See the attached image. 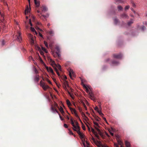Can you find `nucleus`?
Masks as SVG:
<instances>
[{
    "label": "nucleus",
    "mask_w": 147,
    "mask_h": 147,
    "mask_svg": "<svg viewBox=\"0 0 147 147\" xmlns=\"http://www.w3.org/2000/svg\"><path fill=\"white\" fill-rule=\"evenodd\" d=\"M93 123L96 126V127H95V129L96 130L98 131V134L100 135L101 136L102 135V134L100 131V130L98 128V127H99V126L98 125V123L95 121H94Z\"/></svg>",
    "instance_id": "7ed1b4c3"
},
{
    "label": "nucleus",
    "mask_w": 147,
    "mask_h": 147,
    "mask_svg": "<svg viewBox=\"0 0 147 147\" xmlns=\"http://www.w3.org/2000/svg\"><path fill=\"white\" fill-rule=\"evenodd\" d=\"M110 134L112 136H113L114 135V134L111 132L110 131Z\"/></svg>",
    "instance_id": "e2e57ef3"
},
{
    "label": "nucleus",
    "mask_w": 147,
    "mask_h": 147,
    "mask_svg": "<svg viewBox=\"0 0 147 147\" xmlns=\"http://www.w3.org/2000/svg\"><path fill=\"white\" fill-rule=\"evenodd\" d=\"M34 70L36 74H37L39 73L38 71L35 68H34Z\"/></svg>",
    "instance_id": "2f4dec72"
},
{
    "label": "nucleus",
    "mask_w": 147,
    "mask_h": 147,
    "mask_svg": "<svg viewBox=\"0 0 147 147\" xmlns=\"http://www.w3.org/2000/svg\"><path fill=\"white\" fill-rule=\"evenodd\" d=\"M114 58L117 59H120L122 57V55L121 54H114L113 55Z\"/></svg>",
    "instance_id": "6e6552de"
},
{
    "label": "nucleus",
    "mask_w": 147,
    "mask_h": 147,
    "mask_svg": "<svg viewBox=\"0 0 147 147\" xmlns=\"http://www.w3.org/2000/svg\"><path fill=\"white\" fill-rule=\"evenodd\" d=\"M81 104L83 105L86 110H87V108L84 102H81Z\"/></svg>",
    "instance_id": "4be33fe9"
},
{
    "label": "nucleus",
    "mask_w": 147,
    "mask_h": 147,
    "mask_svg": "<svg viewBox=\"0 0 147 147\" xmlns=\"http://www.w3.org/2000/svg\"><path fill=\"white\" fill-rule=\"evenodd\" d=\"M2 0V1H3V0ZM3 2H4V5H5V6L6 5V6H8V5H7V3H6V2H5V1H3Z\"/></svg>",
    "instance_id": "8fccbe9b"
},
{
    "label": "nucleus",
    "mask_w": 147,
    "mask_h": 147,
    "mask_svg": "<svg viewBox=\"0 0 147 147\" xmlns=\"http://www.w3.org/2000/svg\"><path fill=\"white\" fill-rule=\"evenodd\" d=\"M29 24L31 26H32V24L31 22V19H30L29 20Z\"/></svg>",
    "instance_id": "de8ad7c7"
},
{
    "label": "nucleus",
    "mask_w": 147,
    "mask_h": 147,
    "mask_svg": "<svg viewBox=\"0 0 147 147\" xmlns=\"http://www.w3.org/2000/svg\"><path fill=\"white\" fill-rule=\"evenodd\" d=\"M30 29H31V30L32 32H34L35 33V34H37V32H36V30H35L34 28H33V27H31V28H30Z\"/></svg>",
    "instance_id": "5701e85b"
},
{
    "label": "nucleus",
    "mask_w": 147,
    "mask_h": 147,
    "mask_svg": "<svg viewBox=\"0 0 147 147\" xmlns=\"http://www.w3.org/2000/svg\"><path fill=\"white\" fill-rule=\"evenodd\" d=\"M56 49L57 50V52H60V48L58 46H56Z\"/></svg>",
    "instance_id": "72a5a7b5"
},
{
    "label": "nucleus",
    "mask_w": 147,
    "mask_h": 147,
    "mask_svg": "<svg viewBox=\"0 0 147 147\" xmlns=\"http://www.w3.org/2000/svg\"><path fill=\"white\" fill-rule=\"evenodd\" d=\"M43 9L42 11L44 12L46 11H47V8L45 6H42Z\"/></svg>",
    "instance_id": "aec40b11"
},
{
    "label": "nucleus",
    "mask_w": 147,
    "mask_h": 147,
    "mask_svg": "<svg viewBox=\"0 0 147 147\" xmlns=\"http://www.w3.org/2000/svg\"><path fill=\"white\" fill-rule=\"evenodd\" d=\"M112 63L114 65H117L118 64V62L115 61H113L112 62Z\"/></svg>",
    "instance_id": "a19ab883"
},
{
    "label": "nucleus",
    "mask_w": 147,
    "mask_h": 147,
    "mask_svg": "<svg viewBox=\"0 0 147 147\" xmlns=\"http://www.w3.org/2000/svg\"><path fill=\"white\" fill-rule=\"evenodd\" d=\"M65 85H67L68 86V82L67 81H65Z\"/></svg>",
    "instance_id": "864d4df0"
},
{
    "label": "nucleus",
    "mask_w": 147,
    "mask_h": 147,
    "mask_svg": "<svg viewBox=\"0 0 147 147\" xmlns=\"http://www.w3.org/2000/svg\"><path fill=\"white\" fill-rule=\"evenodd\" d=\"M69 108L73 113H74V114H75V113L77 112L74 109L71 107H70Z\"/></svg>",
    "instance_id": "4468645a"
},
{
    "label": "nucleus",
    "mask_w": 147,
    "mask_h": 147,
    "mask_svg": "<svg viewBox=\"0 0 147 147\" xmlns=\"http://www.w3.org/2000/svg\"><path fill=\"white\" fill-rule=\"evenodd\" d=\"M51 62L52 63V65L53 66V65H54L56 66V65H57L55 63V62L54 61L52 60L51 59Z\"/></svg>",
    "instance_id": "cd10ccee"
},
{
    "label": "nucleus",
    "mask_w": 147,
    "mask_h": 147,
    "mask_svg": "<svg viewBox=\"0 0 147 147\" xmlns=\"http://www.w3.org/2000/svg\"><path fill=\"white\" fill-rule=\"evenodd\" d=\"M40 86L42 87H43V86L45 85V83L44 82H42V81H40Z\"/></svg>",
    "instance_id": "393cba45"
},
{
    "label": "nucleus",
    "mask_w": 147,
    "mask_h": 147,
    "mask_svg": "<svg viewBox=\"0 0 147 147\" xmlns=\"http://www.w3.org/2000/svg\"><path fill=\"white\" fill-rule=\"evenodd\" d=\"M118 22V20L117 19H114V22L115 24H117V23Z\"/></svg>",
    "instance_id": "c03bdc74"
},
{
    "label": "nucleus",
    "mask_w": 147,
    "mask_h": 147,
    "mask_svg": "<svg viewBox=\"0 0 147 147\" xmlns=\"http://www.w3.org/2000/svg\"><path fill=\"white\" fill-rule=\"evenodd\" d=\"M117 142H118V144L119 145H121L123 144V142H122V141L119 139H118Z\"/></svg>",
    "instance_id": "b1692460"
},
{
    "label": "nucleus",
    "mask_w": 147,
    "mask_h": 147,
    "mask_svg": "<svg viewBox=\"0 0 147 147\" xmlns=\"http://www.w3.org/2000/svg\"><path fill=\"white\" fill-rule=\"evenodd\" d=\"M74 114H75V116H76V117H77L78 119L80 120V121L81 122V120H80V117H79V116L78 115V114H77V112H76V113H75Z\"/></svg>",
    "instance_id": "7c9ffc66"
},
{
    "label": "nucleus",
    "mask_w": 147,
    "mask_h": 147,
    "mask_svg": "<svg viewBox=\"0 0 147 147\" xmlns=\"http://www.w3.org/2000/svg\"><path fill=\"white\" fill-rule=\"evenodd\" d=\"M98 147H109L106 145H103L100 142L98 141H95L94 143Z\"/></svg>",
    "instance_id": "20e7f679"
},
{
    "label": "nucleus",
    "mask_w": 147,
    "mask_h": 147,
    "mask_svg": "<svg viewBox=\"0 0 147 147\" xmlns=\"http://www.w3.org/2000/svg\"><path fill=\"white\" fill-rule=\"evenodd\" d=\"M56 53L57 54V55L58 57H60L61 56V55L60 54V52H56Z\"/></svg>",
    "instance_id": "49530a36"
},
{
    "label": "nucleus",
    "mask_w": 147,
    "mask_h": 147,
    "mask_svg": "<svg viewBox=\"0 0 147 147\" xmlns=\"http://www.w3.org/2000/svg\"><path fill=\"white\" fill-rule=\"evenodd\" d=\"M129 7V6L128 5L126 6L125 7V10L128 9Z\"/></svg>",
    "instance_id": "09e8293b"
},
{
    "label": "nucleus",
    "mask_w": 147,
    "mask_h": 147,
    "mask_svg": "<svg viewBox=\"0 0 147 147\" xmlns=\"http://www.w3.org/2000/svg\"><path fill=\"white\" fill-rule=\"evenodd\" d=\"M76 125H75V128H74L73 127V130L76 131L77 130H80V127L79 126L78 123L77 121L75 122Z\"/></svg>",
    "instance_id": "39448f33"
},
{
    "label": "nucleus",
    "mask_w": 147,
    "mask_h": 147,
    "mask_svg": "<svg viewBox=\"0 0 147 147\" xmlns=\"http://www.w3.org/2000/svg\"><path fill=\"white\" fill-rule=\"evenodd\" d=\"M49 88V86L47 85H45L42 88L45 90H46L48 88Z\"/></svg>",
    "instance_id": "412c9836"
},
{
    "label": "nucleus",
    "mask_w": 147,
    "mask_h": 147,
    "mask_svg": "<svg viewBox=\"0 0 147 147\" xmlns=\"http://www.w3.org/2000/svg\"><path fill=\"white\" fill-rule=\"evenodd\" d=\"M125 145L126 147H130V143L127 141H125Z\"/></svg>",
    "instance_id": "ddd939ff"
},
{
    "label": "nucleus",
    "mask_w": 147,
    "mask_h": 147,
    "mask_svg": "<svg viewBox=\"0 0 147 147\" xmlns=\"http://www.w3.org/2000/svg\"><path fill=\"white\" fill-rule=\"evenodd\" d=\"M76 131H77V133L79 135L81 139L83 140V139L84 138V135L81 132L80 130H77Z\"/></svg>",
    "instance_id": "423d86ee"
},
{
    "label": "nucleus",
    "mask_w": 147,
    "mask_h": 147,
    "mask_svg": "<svg viewBox=\"0 0 147 147\" xmlns=\"http://www.w3.org/2000/svg\"><path fill=\"white\" fill-rule=\"evenodd\" d=\"M56 84L57 85V86L58 87H59L60 86V85L59 84H58L56 82Z\"/></svg>",
    "instance_id": "69168bd1"
},
{
    "label": "nucleus",
    "mask_w": 147,
    "mask_h": 147,
    "mask_svg": "<svg viewBox=\"0 0 147 147\" xmlns=\"http://www.w3.org/2000/svg\"><path fill=\"white\" fill-rule=\"evenodd\" d=\"M121 16L123 18H126L127 17V15L125 14H123Z\"/></svg>",
    "instance_id": "e433bc0d"
},
{
    "label": "nucleus",
    "mask_w": 147,
    "mask_h": 147,
    "mask_svg": "<svg viewBox=\"0 0 147 147\" xmlns=\"http://www.w3.org/2000/svg\"><path fill=\"white\" fill-rule=\"evenodd\" d=\"M35 28L36 30H40L41 31H42V30L41 29H40L37 26H36Z\"/></svg>",
    "instance_id": "37998d69"
},
{
    "label": "nucleus",
    "mask_w": 147,
    "mask_h": 147,
    "mask_svg": "<svg viewBox=\"0 0 147 147\" xmlns=\"http://www.w3.org/2000/svg\"><path fill=\"white\" fill-rule=\"evenodd\" d=\"M68 71H69V76L71 78V79H72V77L71 74H73L74 73V72H73V70L72 69H70L68 70Z\"/></svg>",
    "instance_id": "9b49d317"
},
{
    "label": "nucleus",
    "mask_w": 147,
    "mask_h": 147,
    "mask_svg": "<svg viewBox=\"0 0 147 147\" xmlns=\"http://www.w3.org/2000/svg\"><path fill=\"white\" fill-rule=\"evenodd\" d=\"M47 81L49 83L51 84V82L50 80H47Z\"/></svg>",
    "instance_id": "bf43d9fd"
},
{
    "label": "nucleus",
    "mask_w": 147,
    "mask_h": 147,
    "mask_svg": "<svg viewBox=\"0 0 147 147\" xmlns=\"http://www.w3.org/2000/svg\"><path fill=\"white\" fill-rule=\"evenodd\" d=\"M145 29H146L145 27L144 26H143L142 27V30H144Z\"/></svg>",
    "instance_id": "6e6d98bb"
},
{
    "label": "nucleus",
    "mask_w": 147,
    "mask_h": 147,
    "mask_svg": "<svg viewBox=\"0 0 147 147\" xmlns=\"http://www.w3.org/2000/svg\"><path fill=\"white\" fill-rule=\"evenodd\" d=\"M106 134L107 136L108 137H110L109 136L108 134L107 133H106Z\"/></svg>",
    "instance_id": "774afa93"
},
{
    "label": "nucleus",
    "mask_w": 147,
    "mask_h": 147,
    "mask_svg": "<svg viewBox=\"0 0 147 147\" xmlns=\"http://www.w3.org/2000/svg\"><path fill=\"white\" fill-rule=\"evenodd\" d=\"M5 45L4 41V40H3L2 42V45Z\"/></svg>",
    "instance_id": "4d7b16f0"
},
{
    "label": "nucleus",
    "mask_w": 147,
    "mask_h": 147,
    "mask_svg": "<svg viewBox=\"0 0 147 147\" xmlns=\"http://www.w3.org/2000/svg\"><path fill=\"white\" fill-rule=\"evenodd\" d=\"M39 36H40L41 37H42V34H40V32H39Z\"/></svg>",
    "instance_id": "052dcab7"
},
{
    "label": "nucleus",
    "mask_w": 147,
    "mask_h": 147,
    "mask_svg": "<svg viewBox=\"0 0 147 147\" xmlns=\"http://www.w3.org/2000/svg\"><path fill=\"white\" fill-rule=\"evenodd\" d=\"M35 4L36 5V6L38 7L40 5V3L39 1H35L34 2Z\"/></svg>",
    "instance_id": "c85d7f7f"
},
{
    "label": "nucleus",
    "mask_w": 147,
    "mask_h": 147,
    "mask_svg": "<svg viewBox=\"0 0 147 147\" xmlns=\"http://www.w3.org/2000/svg\"><path fill=\"white\" fill-rule=\"evenodd\" d=\"M117 8L119 11H121L123 9L122 7L121 6H118L117 7Z\"/></svg>",
    "instance_id": "c756f323"
},
{
    "label": "nucleus",
    "mask_w": 147,
    "mask_h": 147,
    "mask_svg": "<svg viewBox=\"0 0 147 147\" xmlns=\"http://www.w3.org/2000/svg\"><path fill=\"white\" fill-rule=\"evenodd\" d=\"M44 44H45V46L47 48H49V47H48V44H47V42L44 41Z\"/></svg>",
    "instance_id": "4c0bfd02"
},
{
    "label": "nucleus",
    "mask_w": 147,
    "mask_h": 147,
    "mask_svg": "<svg viewBox=\"0 0 147 147\" xmlns=\"http://www.w3.org/2000/svg\"><path fill=\"white\" fill-rule=\"evenodd\" d=\"M30 9H29L28 6H27V7L25 10V14H26L27 13H28L29 12Z\"/></svg>",
    "instance_id": "2eb2a0df"
},
{
    "label": "nucleus",
    "mask_w": 147,
    "mask_h": 147,
    "mask_svg": "<svg viewBox=\"0 0 147 147\" xmlns=\"http://www.w3.org/2000/svg\"><path fill=\"white\" fill-rule=\"evenodd\" d=\"M56 67L59 69V70L61 71V67L58 64L57 65H56Z\"/></svg>",
    "instance_id": "bb28decb"
},
{
    "label": "nucleus",
    "mask_w": 147,
    "mask_h": 147,
    "mask_svg": "<svg viewBox=\"0 0 147 147\" xmlns=\"http://www.w3.org/2000/svg\"><path fill=\"white\" fill-rule=\"evenodd\" d=\"M42 50L45 52L46 53H47V52L46 51L45 49L43 47H42Z\"/></svg>",
    "instance_id": "3c124183"
},
{
    "label": "nucleus",
    "mask_w": 147,
    "mask_h": 147,
    "mask_svg": "<svg viewBox=\"0 0 147 147\" xmlns=\"http://www.w3.org/2000/svg\"><path fill=\"white\" fill-rule=\"evenodd\" d=\"M70 121L71 122V124L72 126L74 128H75V125H74V122L73 121L72 118L70 119Z\"/></svg>",
    "instance_id": "dca6fc26"
},
{
    "label": "nucleus",
    "mask_w": 147,
    "mask_h": 147,
    "mask_svg": "<svg viewBox=\"0 0 147 147\" xmlns=\"http://www.w3.org/2000/svg\"><path fill=\"white\" fill-rule=\"evenodd\" d=\"M37 24L38 25H40L41 24L40 23L38 22H37Z\"/></svg>",
    "instance_id": "0e129e2a"
},
{
    "label": "nucleus",
    "mask_w": 147,
    "mask_h": 147,
    "mask_svg": "<svg viewBox=\"0 0 147 147\" xmlns=\"http://www.w3.org/2000/svg\"><path fill=\"white\" fill-rule=\"evenodd\" d=\"M86 144H87V146H86L84 142H83V145L84 147H90L89 146V143L88 142H86Z\"/></svg>",
    "instance_id": "a211bd4d"
},
{
    "label": "nucleus",
    "mask_w": 147,
    "mask_h": 147,
    "mask_svg": "<svg viewBox=\"0 0 147 147\" xmlns=\"http://www.w3.org/2000/svg\"><path fill=\"white\" fill-rule=\"evenodd\" d=\"M77 106L78 109V110L79 111V112L80 113L82 112V108L81 107H79L78 105H77Z\"/></svg>",
    "instance_id": "a878e982"
},
{
    "label": "nucleus",
    "mask_w": 147,
    "mask_h": 147,
    "mask_svg": "<svg viewBox=\"0 0 147 147\" xmlns=\"http://www.w3.org/2000/svg\"><path fill=\"white\" fill-rule=\"evenodd\" d=\"M54 69H55V70L57 74L58 75V76H60V74H59V73L57 69L55 67H54Z\"/></svg>",
    "instance_id": "473e14b6"
},
{
    "label": "nucleus",
    "mask_w": 147,
    "mask_h": 147,
    "mask_svg": "<svg viewBox=\"0 0 147 147\" xmlns=\"http://www.w3.org/2000/svg\"><path fill=\"white\" fill-rule=\"evenodd\" d=\"M92 141H93L94 143L96 141L95 140V139L93 137H92Z\"/></svg>",
    "instance_id": "603ef678"
},
{
    "label": "nucleus",
    "mask_w": 147,
    "mask_h": 147,
    "mask_svg": "<svg viewBox=\"0 0 147 147\" xmlns=\"http://www.w3.org/2000/svg\"><path fill=\"white\" fill-rule=\"evenodd\" d=\"M94 109L96 111H97L98 112V111H100L99 110L98 108L97 107H96L94 108Z\"/></svg>",
    "instance_id": "58836bf2"
},
{
    "label": "nucleus",
    "mask_w": 147,
    "mask_h": 147,
    "mask_svg": "<svg viewBox=\"0 0 147 147\" xmlns=\"http://www.w3.org/2000/svg\"><path fill=\"white\" fill-rule=\"evenodd\" d=\"M29 36L30 37H31V43L32 44H33L34 43V41L33 38L32 37V36L31 34H30Z\"/></svg>",
    "instance_id": "f3484780"
},
{
    "label": "nucleus",
    "mask_w": 147,
    "mask_h": 147,
    "mask_svg": "<svg viewBox=\"0 0 147 147\" xmlns=\"http://www.w3.org/2000/svg\"><path fill=\"white\" fill-rule=\"evenodd\" d=\"M67 103L69 107L71 106V103L70 102H66Z\"/></svg>",
    "instance_id": "c9c22d12"
},
{
    "label": "nucleus",
    "mask_w": 147,
    "mask_h": 147,
    "mask_svg": "<svg viewBox=\"0 0 147 147\" xmlns=\"http://www.w3.org/2000/svg\"><path fill=\"white\" fill-rule=\"evenodd\" d=\"M91 131L94 134L96 137L98 139H99V136L98 135L97 132L95 131L92 128H91Z\"/></svg>",
    "instance_id": "0eeeda50"
},
{
    "label": "nucleus",
    "mask_w": 147,
    "mask_h": 147,
    "mask_svg": "<svg viewBox=\"0 0 147 147\" xmlns=\"http://www.w3.org/2000/svg\"><path fill=\"white\" fill-rule=\"evenodd\" d=\"M39 76L38 75H36L34 78V80L35 81L38 82L39 80Z\"/></svg>",
    "instance_id": "f8f14e48"
},
{
    "label": "nucleus",
    "mask_w": 147,
    "mask_h": 147,
    "mask_svg": "<svg viewBox=\"0 0 147 147\" xmlns=\"http://www.w3.org/2000/svg\"><path fill=\"white\" fill-rule=\"evenodd\" d=\"M46 68L47 71L50 73H51L52 74H54L53 71L51 67H46Z\"/></svg>",
    "instance_id": "1a4fd4ad"
},
{
    "label": "nucleus",
    "mask_w": 147,
    "mask_h": 147,
    "mask_svg": "<svg viewBox=\"0 0 147 147\" xmlns=\"http://www.w3.org/2000/svg\"><path fill=\"white\" fill-rule=\"evenodd\" d=\"M64 126L66 128H67L68 127L67 125L66 124H64Z\"/></svg>",
    "instance_id": "5fc2aeb1"
},
{
    "label": "nucleus",
    "mask_w": 147,
    "mask_h": 147,
    "mask_svg": "<svg viewBox=\"0 0 147 147\" xmlns=\"http://www.w3.org/2000/svg\"><path fill=\"white\" fill-rule=\"evenodd\" d=\"M50 35H53L54 34V32L52 30H50L49 32Z\"/></svg>",
    "instance_id": "ea45409f"
},
{
    "label": "nucleus",
    "mask_w": 147,
    "mask_h": 147,
    "mask_svg": "<svg viewBox=\"0 0 147 147\" xmlns=\"http://www.w3.org/2000/svg\"><path fill=\"white\" fill-rule=\"evenodd\" d=\"M18 36L17 38V40L18 41L20 42L22 40L21 37L20 36L21 33L19 32H18Z\"/></svg>",
    "instance_id": "9d476101"
},
{
    "label": "nucleus",
    "mask_w": 147,
    "mask_h": 147,
    "mask_svg": "<svg viewBox=\"0 0 147 147\" xmlns=\"http://www.w3.org/2000/svg\"><path fill=\"white\" fill-rule=\"evenodd\" d=\"M81 114L82 117H85L86 118V119H88V118L85 115V114L83 112H82L81 113Z\"/></svg>",
    "instance_id": "6ab92c4d"
},
{
    "label": "nucleus",
    "mask_w": 147,
    "mask_h": 147,
    "mask_svg": "<svg viewBox=\"0 0 147 147\" xmlns=\"http://www.w3.org/2000/svg\"><path fill=\"white\" fill-rule=\"evenodd\" d=\"M69 132H70V134L72 135H74V134H73V132H72V131H70Z\"/></svg>",
    "instance_id": "680f3d73"
},
{
    "label": "nucleus",
    "mask_w": 147,
    "mask_h": 147,
    "mask_svg": "<svg viewBox=\"0 0 147 147\" xmlns=\"http://www.w3.org/2000/svg\"><path fill=\"white\" fill-rule=\"evenodd\" d=\"M56 107L58 108L59 111L62 114H63L64 113V112L63 110L62 107L61 106L59 107L55 102H52V103H51V110L54 113H59L58 111L56 109Z\"/></svg>",
    "instance_id": "f257e3e1"
},
{
    "label": "nucleus",
    "mask_w": 147,
    "mask_h": 147,
    "mask_svg": "<svg viewBox=\"0 0 147 147\" xmlns=\"http://www.w3.org/2000/svg\"><path fill=\"white\" fill-rule=\"evenodd\" d=\"M133 23V21L132 20H131L130 22H128V24L129 26L131 24Z\"/></svg>",
    "instance_id": "79ce46f5"
},
{
    "label": "nucleus",
    "mask_w": 147,
    "mask_h": 147,
    "mask_svg": "<svg viewBox=\"0 0 147 147\" xmlns=\"http://www.w3.org/2000/svg\"><path fill=\"white\" fill-rule=\"evenodd\" d=\"M98 113L100 115H101V116L103 115V114L100 111H98Z\"/></svg>",
    "instance_id": "a18cd8bd"
},
{
    "label": "nucleus",
    "mask_w": 147,
    "mask_h": 147,
    "mask_svg": "<svg viewBox=\"0 0 147 147\" xmlns=\"http://www.w3.org/2000/svg\"><path fill=\"white\" fill-rule=\"evenodd\" d=\"M59 117H60V118L61 119V120H63V119L62 118V117H61V115H60V114L59 113Z\"/></svg>",
    "instance_id": "13d9d810"
},
{
    "label": "nucleus",
    "mask_w": 147,
    "mask_h": 147,
    "mask_svg": "<svg viewBox=\"0 0 147 147\" xmlns=\"http://www.w3.org/2000/svg\"><path fill=\"white\" fill-rule=\"evenodd\" d=\"M103 119H104V120L106 122V123L107 122V120L105 118H103Z\"/></svg>",
    "instance_id": "338daca9"
},
{
    "label": "nucleus",
    "mask_w": 147,
    "mask_h": 147,
    "mask_svg": "<svg viewBox=\"0 0 147 147\" xmlns=\"http://www.w3.org/2000/svg\"><path fill=\"white\" fill-rule=\"evenodd\" d=\"M95 118L96 120L98 121H100V118L98 117H95Z\"/></svg>",
    "instance_id": "f704fd0d"
},
{
    "label": "nucleus",
    "mask_w": 147,
    "mask_h": 147,
    "mask_svg": "<svg viewBox=\"0 0 147 147\" xmlns=\"http://www.w3.org/2000/svg\"><path fill=\"white\" fill-rule=\"evenodd\" d=\"M83 87L85 89L86 92L89 93L90 97L92 100H94V94L92 92V88L89 86H87L82 84Z\"/></svg>",
    "instance_id": "f03ea898"
}]
</instances>
